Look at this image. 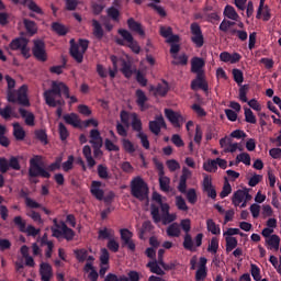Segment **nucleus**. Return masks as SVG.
Returning <instances> with one entry per match:
<instances>
[{"mask_svg": "<svg viewBox=\"0 0 281 281\" xmlns=\"http://www.w3.org/2000/svg\"><path fill=\"white\" fill-rule=\"evenodd\" d=\"M63 95L70 100L68 103L70 105L78 102V98L69 94V87L63 81H52L50 89L44 92V100L47 106L56 109V106H65V100H56V98H63Z\"/></svg>", "mask_w": 281, "mask_h": 281, "instance_id": "1", "label": "nucleus"}, {"mask_svg": "<svg viewBox=\"0 0 281 281\" xmlns=\"http://www.w3.org/2000/svg\"><path fill=\"white\" fill-rule=\"evenodd\" d=\"M161 214H159V206L157 204L150 205V214L154 223L157 225L162 222V225H170L177 221V214L170 213V204H164Z\"/></svg>", "mask_w": 281, "mask_h": 281, "instance_id": "2", "label": "nucleus"}, {"mask_svg": "<svg viewBox=\"0 0 281 281\" xmlns=\"http://www.w3.org/2000/svg\"><path fill=\"white\" fill-rule=\"evenodd\" d=\"M131 194L134 196V199H137L138 201H146L148 199V183L144 181V178L140 176H137L132 179L131 184Z\"/></svg>", "mask_w": 281, "mask_h": 281, "instance_id": "3", "label": "nucleus"}, {"mask_svg": "<svg viewBox=\"0 0 281 281\" xmlns=\"http://www.w3.org/2000/svg\"><path fill=\"white\" fill-rule=\"evenodd\" d=\"M54 226L50 227L54 238H65V240L71 241L76 238V232L67 226L64 221L58 222V218L53 220Z\"/></svg>", "mask_w": 281, "mask_h": 281, "instance_id": "4", "label": "nucleus"}, {"mask_svg": "<svg viewBox=\"0 0 281 281\" xmlns=\"http://www.w3.org/2000/svg\"><path fill=\"white\" fill-rule=\"evenodd\" d=\"M89 49V41L80 38L78 44L75 40H70V56L76 63H82L85 60V54Z\"/></svg>", "mask_w": 281, "mask_h": 281, "instance_id": "5", "label": "nucleus"}, {"mask_svg": "<svg viewBox=\"0 0 281 281\" xmlns=\"http://www.w3.org/2000/svg\"><path fill=\"white\" fill-rule=\"evenodd\" d=\"M27 45H30V40L25 37H15L10 42L9 48L12 52H20L21 56L27 60L32 57V54L30 53V46Z\"/></svg>", "mask_w": 281, "mask_h": 281, "instance_id": "6", "label": "nucleus"}, {"mask_svg": "<svg viewBox=\"0 0 281 281\" xmlns=\"http://www.w3.org/2000/svg\"><path fill=\"white\" fill-rule=\"evenodd\" d=\"M38 161H41V158L38 156L30 159V168H29V177L32 179L36 177H42L43 179H49L52 177V173L47 171L45 168H43Z\"/></svg>", "mask_w": 281, "mask_h": 281, "instance_id": "7", "label": "nucleus"}, {"mask_svg": "<svg viewBox=\"0 0 281 281\" xmlns=\"http://www.w3.org/2000/svg\"><path fill=\"white\" fill-rule=\"evenodd\" d=\"M21 170V162L16 156H11L8 160L5 157H0V172L5 175L8 170Z\"/></svg>", "mask_w": 281, "mask_h": 281, "instance_id": "8", "label": "nucleus"}, {"mask_svg": "<svg viewBox=\"0 0 281 281\" xmlns=\"http://www.w3.org/2000/svg\"><path fill=\"white\" fill-rule=\"evenodd\" d=\"M191 30V41L195 45V47L201 48L205 45V37H203V31L201 30V25L199 23L193 22L190 25Z\"/></svg>", "mask_w": 281, "mask_h": 281, "instance_id": "9", "label": "nucleus"}, {"mask_svg": "<svg viewBox=\"0 0 281 281\" xmlns=\"http://www.w3.org/2000/svg\"><path fill=\"white\" fill-rule=\"evenodd\" d=\"M121 240H122V247H127L130 251H135L136 245L133 240V232H131L128 228H121Z\"/></svg>", "mask_w": 281, "mask_h": 281, "instance_id": "10", "label": "nucleus"}, {"mask_svg": "<svg viewBox=\"0 0 281 281\" xmlns=\"http://www.w3.org/2000/svg\"><path fill=\"white\" fill-rule=\"evenodd\" d=\"M33 56L34 58H36V60H41V63H45L47 60V53L45 52V42L41 40L34 41Z\"/></svg>", "mask_w": 281, "mask_h": 281, "instance_id": "11", "label": "nucleus"}, {"mask_svg": "<svg viewBox=\"0 0 281 281\" xmlns=\"http://www.w3.org/2000/svg\"><path fill=\"white\" fill-rule=\"evenodd\" d=\"M161 128H168L164 115H157L154 121H149V131L153 135L158 136L161 133Z\"/></svg>", "mask_w": 281, "mask_h": 281, "instance_id": "12", "label": "nucleus"}, {"mask_svg": "<svg viewBox=\"0 0 281 281\" xmlns=\"http://www.w3.org/2000/svg\"><path fill=\"white\" fill-rule=\"evenodd\" d=\"M165 115L167 120L170 121V123L176 127V128H181V124L186 122V119H183V115L179 112H175L173 110L166 109L165 110Z\"/></svg>", "mask_w": 281, "mask_h": 281, "instance_id": "13", "label": "nucleus"}, {"mask_svg": "<svg viewBox=\"0 0 281 281\" xmlns=\"http://www.w3.org/2000/svg\"><path fill=\"white\" fill-rule=\"evenodd\" d=\"M202 190L203 192H206L209 199H216V189L212 184V178L210 176L204 175L203 181H202Z\"/></svg>", "mask_w": 281, "mask_h": 281, "instance_id": "14", "label": "nucleus"}, {"mask_svg": "<svg viewBox=\"0 0 281 281\" xmlns=\"http://www.w3.org/2000/svg\"><path fill=\"white\" fill-rule=\"evenodd\" d=\"M191 89L196 91V89H202V91H209L210 86L205 81V74L196 75V78L191 81Z\"/></svg>", "mask_w": 281, "mask_h": 281, "instance_id": "15", "label": "nucleus"}, {"mask_svg": "<svg viewBox=\"0 0 281 281\" xmlns=\"http://www.w3.org/2000/svg\"><path fill=\"white\" fill-rule=\"evenodd\" d=\"M90 194L97 199V201H102L104 199V190H102V183L98 180H93L90 186Z\"/></svg>", "mask_w": 281, "mask_h": 281, "instance_id": "16", "label": "nucleus"}, {"mask_svg": "<svg viewBox=\"0 0 281 281\" xmlns=\"http://www.w3.org/2000/svg\"><path fill=\"white\" fill-rule=\"evenodd\" d=\"M150 91L154 92V95L166 98V95H168V91H170V87L168 86V81L162 80V83H158L157 87L150 86Z\"/></svg>", "mask_w": 281, "mask_h": 281, "instance_id": "17", "label": "nucleus"}, {"mask_svg": "<svg viewBox=\"0 0 281 281\" xmlns=\"http://www.w3.org/2000/svg\"><path fill=\"white\" fill-rule=\"evenodd\" d=\"M203 67H205V60L201 57H193L191 59V72L192 74H205L203 70Z\"/></svg>", "mask_w": 281, "mask_h": 281, "instance_id": "18", "label": "nucleus"}, {"mask_svg": "<svg viewBox=\"0 0 281 281\" xmlns=\"http://www.w3.org/2000/svg\"><path fill=\"white\" fill-rule=\"evenodd\" d=\"M16 102L21 104V106H30V99H27V86L23 85L18 90Z\"/></svg>", "mask_w": 281, "mask_h": 281, "instance_id": "19", "label": "nucleus"}, {"mask_svg": "<svg viewBox=\"0 0 281 281\" xmlns=\"http://www.w3.org/2000/svg\"><path fill=\"white\" fill-rule=\"evenodd\" d=\"M64 122L74 126V128H82V121H80V117H78V114L76 113L65 114Z\"/></svg>", "mask_w": 281, "mask_h": 281, "instance_id": "20", "label": "nucleus"}, {"mask_svg": "<svg viewBox=\"0 0 281 281\" xmlns=\"http://www.w3.org/2000/svg\"><path fill=\"white\" fill-rule=\"evenodd\" d=\"M40 274L42 278V281H49L52 280V265L47 262H42L40 266Z\"/></svg>", "mask_w": 281, "mask_h": 281, "instance_id": "21", "label": "nucleus"}, {"mask_svg": "<svg viewBox=\"0 0 281 281\" xmlns=\"http://www.w3.org/2000/svg\"><path fill=\"white\" fill-rule=\"evenodd\" d=\"M19 113H20L21 117H23L26 126H34L36 124L35 123L36 116H34V113L29 112L27 110H25L23 108L19 109Z\"/></svg>", "mask_w": 281, "mask_h": 281, "instance_id": "22", "label": "nucleus"}, {"mask_svg": "<svg viewBox=\"0 0 281 281\" xmlns=\"http://www.w3.org/2000/svg\"><path fill=\"white\" fill-rule=\"evenodd\" d=\"M127 26L132 32L139 34V36H146V32L142 29V23L135 21V19L130 18L127 20Z\"/></svg>", "mask_w": 281, "mask_h": 281, "instance_id": "23", "label": "nucleus"}, {"mask_svg": "<svg viewBox=\"0 0 281 281\" xmlns=\"http://www.w3.org/2000/svg\"><path fill=\"white\" fill-rule=\"evenodd\" d=\"M167 236H169V238H179V236H181L179 223L173 222L167 227Z\"/></svg>", "mask_w": 281, "mask_h": 281, "instance_id": "24", "label": "nucleus"}, {"mask_svg": "<svg viewBox=\"0 0 281 281\" xmlns=\"http://www.w3.org/2000/svg\"><path fill=\"white\" fill-rule=\"evenodd\" d=\"M13 136L16 142H23L25 139V130H23L19 122L13 123Z\"/></svg>", "mask_w": 281, "mask_h": 281, "instance_id": "25", "label": "nucleus"}, {"mask_svg": "<svg viewBox=\"0 0 281 281\" xmlns=\"http://www.w3.org/2000/svg\"><path fill=\"white\" fill-rule=\"evenodd\" d=\"M92 27H93V36L99 41L104 38V29H102V24L95 19L92 20Z\"/></svg>", "mask_w": 281, "mask_h": 281, "instance_id": "26", "label": "nucleus"}, {"mask_svg": "<svg viewBox=\"0 0 281 281\" xmlns=\"http://www.w3.org/2000/svg\"><path fill=\"white\" fill-rule=\"evenodd\" d=\"M22 4L34 14H44L43 9L34 0H23Z\"/></svg>", "mask_w": 281, "mask_h": 281, "instance_id": "27", "label": "nucleus"}, {"mask_svg": "<svg viewBox=\"0 0 281 281\" xmlns=\"http://www.w3.org/2000/svg\"><path fill=\"white\" fill-rule=\"evenodd\" d=\"M82 155L86 158L89 168H93V166H95V159H93V156L91 155V146L85 145L82 148Z\"/></svg>", "mask_w": 281, "mask_h": 281, "instance_id": "28", "label": "nucleus"}, {"mask_svg": "<svg viewBox=\"0 0 281 281\" xmlns=\"http://www.w3.org/2000/svg\"><path fill=\"white\" fill-rule=\"evenodd\" d=\"M146 268L149 269L150 273H156V276H166V272L161 269V267L157 263V259L149 261L146 265Z\"/></svg>", "mask_w": 281, "mask_h": 281, "instance_id": "29", "label": "nucleus"}, {"mask_svg": "<svg viewBox=\"0 0 281 281\" xmlns=\"http://www.w3.org/2000/svg\"><path fill=\"white\" fill-rule=\"evenodd\" d=\"M131 117H132V123L130 125H132L133 131H135L136 133H143L142 119L135 112L131 114Z\"/></svg>", "mask_w": 281, "mask_h": 281, "instance_id": "30", "label": "nucleus"}, {"mask_svg": "<svg viewBox=\"0 0 281 281\" xmlns=\"http://www.w3.org/2000/svg\"><path fill=\"white\" fill-rule=\"evenodd\" d=\"M121 71L123 74V76H125L126 78H132L133 74L137 70H133V65L131 64V61H126V60H122V65H121Z\"/></svg>", "mask_w": 281, "mask_h": 281, "instance_id": "31", "label": "nucleus"}, {"mask_svg": "<svg viewBox=\"0 0 281 281\" xmlns=\"http://www.w3.org/2000/svg\"><path fill=\"white\" fill-rule=\"evenodd\" d=\"M146 102H148V97H146V92L142 89L136 90V104L140 109H144L146 106Z\"/></svg>", "mask_w": 281, "mask_h": 281, "instance_id": "32", "label": "nucleus"}, {"mask_svg": "<svg viewBox=\"0 0 281 281\" xmlns=\"http://www.w3.org/2000/svg\"><path fill=\"white\" fill-rule=\"evenodd\" d=\"M23 23H24V27H25L27 34H31V36H34V34H36V32H38L36 22H34L32 20L24 19Z\"/></svg>", "mask_w": 281, "mask_h": 281, "instance_id": "33", "label": "nucleus"}, {"mask_svg": "<svg viewBox=\"0 0 281 281\" xmlns=\"http://www.w3.org/2000/svg\"><path fill=\"white\" fill-rule=\"evenodd\" d=\"M224 16H226V19H231V21H238V13L236 12V9H234V7L232 5H226L224 9Z\"/></svg>", "mask_w": 281, "mask_h": 281, "instance_id": "34", "label": "nucleus"}, {"mask_svg": "<svg viewBox=\"0 0 281 281\" xmlns=\"http://www.w3.org/2000/svg\"><path fill=\"white\" fill-rule=\"evenodd\" d=\"M206 229L214 236H218V234H221V227L216 225V222L212 218L206 220Z\"/></svg>", "mask_w": 281, "mask_h": 281, "instance_id": "35", "label": "nucleus"}, {"mask_svg": "<svg viewBox=\"0 0 281 281\" xmlns=\"http://www.w3.org/2000/svg\"><path fill=\"white\" fill-rule=\"evenodd\" d=\"M244 201H245V190L239 189L233 194L232 203L233 205H235V207H238V205H240V203H243Z\"/></svg>", "mask_w": 281, "mask_h": 281, "instance_id": "36", "label": "nucleus"}, {"mask_svg": "<svg viewBox=\"0 0 281 281\" xmlns=\"http://www.w3.org/2000/svg\"><path fill=\"white\" fill-rule=\"evenodd\" d=\"M52 30L57 33L58 36H67V32H69L60 22H53Z\"/></svg>", "mask_w": 281, "mask_h": 281, "instance_id": "37", "label": "nucleus"}, {"mask_svg": "<svg viewBox=\"0 0 281 281\" xmlns=\"http://www.w3.org/2000/svg\"><path fill=\"white\" fill-rule=\"evenodd\" d=\"M121 143H122L123 150H125V153H128V155H133V153H135L136 150L135 144H133L131 139L122 138Z\"/></svg>", "mask_w": 281, "mask_h": 281, "instance_id": "38", "label": "nucleus"}, {"mask_svg": "<svg viewBox=\"0 0 281 281\" xmlns=\"http://www.w3.org/2000/svg\"><path fill=\"white\" fill-rule=\"evenodd\" d=\"M226 240V254H232L236 247H238V239L236 237H225Z\"/></svg>", "mask_w": 281, "mask_h": 281, "instance_id": "39", "label": "nucleus"}, {"mask_svg": "<svg viewBox=\"0 0 281 281\" xmlns=\"http://www.w3.org/2000/svg\"><path fill=\"white\" fill-rule=\"evenodd\" d=\"M115 231L113 228H106L99 231V238H102L103 240H111V238H114Z\"/></svg>", "mask_w": 281, "mask_h": 281, "instance_id": "40", "label": "nucleus"}, {"mask_svg": "<svg viewBox=\"0 0 281 281\" xmlns=\"http://www.w3.org/2000/svg\"><path fill=\"white\" fill-rule=\"evenodd\" d=\"M106 14L109 19L114 21V23H120V10L117 8L115 7L108 8Z\"/></svg>", "mask_w": 281, "mask_h": 281, "instance_id": "41", "label": "nucleus"}, {"mask_svg": "<svg viewBox=\"0 0 281 281\" xmlns=\"http://www.w3.org/2000/svg\"><path fill=\"white\" fill-rule=\"evenodd\" d=\"M13 223L15 227H18L19 232H22L24 234L25 229L27 228V222L21 217V215H18L13 218Z\"/></svg>", "mask_w": 281, "mask_h": 281, "instance_id": "42", "label": "nucleus"}, {"mask_svg": "<svg viewBox=\"0 0 281 281\" xmlns=\"http://www.w3.org/2000/svg\"><path fill=\"white\" fill-rule=\"evenodd\" d=\"M267 245L271 247V249H280V236L271 235L268 239H266Z\"/></svg>", "mask_w": 281, "mask_h": 281, "instance_id": "43", "label": "nucleus"}, {"mask_svg": "<svg viewBox=\"0 0 281 281\" xmlns=\"http://www.w3.org/2000/svg\"><path fill=\"white\" fill-rule=\"evenodd\" d=\"M35 138L38 139V142H41V144H44V146H47V144H49V142L47 140V131L45 130H36L34 132Z\"/></svg>", "mask_w": 281, "mask_h": 281, "instance_id": "44", "label": "nucleus"}, {"mask_svg": "<svg viewBox=\"0 0 281 281\" xmlns=\"http://www.w3.org/2000/svg\"><path fill=\"white\" fill-rule=\"evenodd\" d=\"M182 245L183 248L187 249V251H194V241L192 240V235H190V233H187L184 235Z\"/></svg>", "mask_w": 281, "mask_h": 281, "instance_id": "45", "label": "nucleus"}, {"mask_svg": "<svg viewBox=\"0 0 281 281\" xmlns=\"http://www.w3.org/2000/svg\"><path fill=\"white\" fill-rule=\"evenodd\" d=\"M159 186L162 192H170V178L166 176H159Z\"/></svg>", "mask_w": 281, "mask_h": 281, "instance_id": "46", "label": "nucleus"}, {"mask_svg": "<svg viewBox=\"0 0 281 281\" xmlns=\"http://www.w3.org/2000/svg\"><path fill=\"white\" fill-rule=\"evenodd\" d=\"M133 113H128L126 110H122L120 113L121 124H124L126 128L131 127V115Z\"/></svg>", "mask_w": 281, "mask_h": 281, "instance_id": "47", "label": "nucleus"}, {"mask_svg": "<svg viewBox=\"0 0 281 281\" xmlns=\"http://www.w3.org/2000/svg\"><path fill=\"white\" fill-rule=\"evenodd\" d=\"M90 140H89V143L90 144H103V142H102V136L100 135V131H98V130H91L90 131Z\"/></svg>", "mask_w": 281, "mask_h": 281, "instance_id": "48", "label": "nucleus"}, {"mask_svg": "<svg viewBox=\"0 0 281 281\" xmlns=\"http://www.w3.org/2000/svg\"><path fill=\"white\" fill-rule=\"evenodd\" d=\"M237 164H245V166H251V156L248 153H241L236 157Z\"/></svg>", "mask_w": 281, "mask_h": 281, "instance_id": "49", "label": "nucleus"}, {"mask_svg": "<svg viewBox=\"0 0 281 281\" xmlns=\"http://www.w3.org/2000/svg\"><path fill=\"white\" fill-rule=\"evenodd\" d=\"M232 74L237 85H243V82H245V75L243 74V70L235 68L232 70Z\"/></svg>", "mask_w": 281, "mask_h": 281, "instance_id": "50", "label": "nucleus"}, {"mask_svg": "<svg viewBox=\"0 0 281 281\" xmlns=\"http://www.w3.org/2000/svg\"><path fill=\"white\" fill-rule=\"evenodd\" d=\"M245 122L248 124H256V115H254V111L249 108H244Z\"/></svg>", "mask_w": 281, "mask_h": 281, "instance_id": "51", "label": "nucleus"}, {"mask_svg": "<svg viewBox=\"0 0 281 281\" xmlns=\"http://www.w3.org/2000/svg\"><path fill=\"white\" fill-rule=\"evenodd\" d=\"M26 216H29V218H32V221L34 223H37V225H43L44 221H43V217H41V213L34 211V210H31L26 213Z\"/></svg>", "mask_w": 281, "mask_h": 281, "instance_id": "52", "label": "nucleus"}, {"mask_svg": "<svg viewBox=\"0 0 281 281\" xmlns=\"http://www.w3.org/2000/svg\"><path fill=\"white\" fill-rule=\"evenodd\" d=\"M203 169L205 170V172H216L218 170V166L216 165V159L204 162Z\"/></svg>", "mask_w": 281, "mask_h": 281, "instance_id": "53", "label": "nucleus"}, {"mask_svg": "<svg viewBox=\"0 0 281 281\" xmlns=\"http://www.w3.org/2000/svg\"><path fill=\"white\" fill-rule=\"evenodd\" d=\"M136 137L138 139H140V144H142L143 148H145V150L150 149V140H148V135H146L144 132H142V133H138L136 135Z\"/></svg>", "mask_w": 281, "mask_h": 281, "instance_id": "54", "label": "nucleus"}, {"mask_svg": "<svg viewBox=\"0 0 281 281\" xmlns=\"http://www.w3.org/2000/svg\"><path fill=\"white\" fill-rule=\"evenodd\" d=\"M58 133L59 139H61L63 142H67V137H69V130H67V126H65L63 123H59Z\"/></svg>", "mask_w": 281, "mask_h": 281, "instance_id": "55", "label": "nucleus"}, {"mask_svg": "<svg viewBox=\"0 0 281 281\" xmlns=\"http://www.w3.org/2000/svg\"><path fill=\"white\" fill-rule=\"evenodd\" d=\"M176 205L178 210H180L181 212H188V204L186 203V200L183 199V196L181 195L176 196Z\"/></svg>", "mask_w": 281, "mask_h": 281, "instance_id": "56", "label": "nucleus"}, {"mask_svg": "<svg viewBox=\"0 0 281 281\" xmlns=\"http://www.w3.org/2000/svg\"><path fill=\"white\" fill-rule=\"evenodd\" d=\"M106 247L113 254H117L120 251V243H117L113 237L109 239Z\"/></svg>", "mask_w": 281, "mask_h": 281, "instance_id": "57", "label": "nucleus"}, {"mask_svg": "<svg viewBox=\"0 0 281 281\" xmlns=\"http://www.w3.org/2000/svg\"><path fill=\"white\" fill-rule=\"evenodd\" d=\"M74 156H68L67 161L61 164V168L64 170V172H69L70 170H74Z\"/></svg>", "mask_w": 281, "mask_h": 281, "instance_id": "58", "label": "nucleus"}, {"mask_svg": "<svg viewBox=\"0 0 281 281\" xmlns=\"http://www.w3.org/2000/svg\"><path fill=\"white\" fill-rule=\"evenodd\" d=\"M187 201L191 203V205H194L198 201L196 190L195 189H189L187 192Z\"/></svg>", "mask_w": 281, "mask_h": 281, "instance_id": "59", "label": "nucleus"}, {"mask_svg": "<svg viewBox=\"0 0 281 281\" xmlns=\"http://www.w3.org/2000/svg\"><path fill=\"white\" fill-rule=\"evenodd\" d=\"M75 256L78 262H85V260H87V256H89V251H87V249H78L75 250Z\"/></svg>", "mask_w": 281, "mask_h": 281, "instance_id": "60", "label": "nucleus"}, {"mask_svg": "<svg viewBox=\"0 0 281 281\" xmlns=\"http://www.w3.org/2000/svg\"><path fill=\"white\" fill-rule=\"evenodd\" d=\"M231 34L233 36L236 35L237 38H239V41H243V42L247 41V36H248L247 31L232 29Z\"/></svg>", "mask_w": 281, "mask_h": 281, "instance_id": "61", "label": "nucleus"}, {"mask_svg": "<svg viewBox=\"0 0 281 281\" xmlns=\"http://www.w3.org/2000/svg\"><path fill=\"white\" fill-rule=\"evenodd\" d=\"M249 91V85H244L239 88V100L241 102H247V92Z\"/></svg>", "mask_w": 281, "mask_h": 281, "instance_id": "62", "label": "nucleus"}, {"mask_svg": "<svg viewBox=\"0 0 281 281\" xmlns=\"http://www.w3.org/2000/svg\"><path fill=\"white\" fill-rule=\"evenodd\" d=\"M97 170L100 179H109V168L106 166L99 165Z\"/></svg>", "mask_w": 281, "mask_h": 281, "instance_id": "63", "label": "nucleus"}, {"mask_svg": "<svg viewBox=\"0 0 281 281\" xmlns=\"http://www.w3.org/2000/svg\"><path fill=\"white\" fill-rule=\"evenodd\" d=\"M207 251H210L211 254H216L218 251V239L216 237H213L211 239Z\"/></svg>", "mask_w": 281, "mask_h": 281, "instance_id": "64", "label": "nucleus"}]
</instances>
